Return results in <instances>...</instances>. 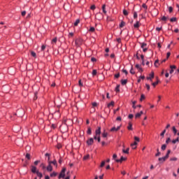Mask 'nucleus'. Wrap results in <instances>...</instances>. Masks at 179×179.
Here are the masks:
<instances>
[{
  "instance_id": "obj_28",
  "label": "nucleus",
  "mask_w": 179,
  "mask_h": 179,
  "mask_svg": "<svg viewBox=\"0 0 179 179\" xmlns=\"http://www.w3.org/2000/svg\"><path fill=\"white\" fill-rule=\"evenodd\" d=\"M80 23V20L79 19L76 20V22H74V26H78Z\"/></svg>"
},
{
  "instance_id": "obj_3",
  "label": "nucleus",
  "mask_w": 179,
  "mask_h": 179,
  "mask_svg": "<svg viewBox=\"0 0 179 179\" xmlns=\"http://www.w3.org/2000/svg\"><path fill=\"white\" fill-rule=\"evenodd\" d=\"M103 17V13H98L95 15V19H97V20H101Z\"/></svg>"
},
{
  "instance_id": "obj_31",
  "label": "nucleus",
  "mask_w": 179,
  "mask_h": 179,
  "mask_svg": "<svg viewBox=\"0 0 179 179\" xmlns=\"http://www.w3.org/2000/svg\"><path fill=\"white\" fill-rule=\"evenodd\" d=\"M152 86L154 87H156V86H157V85H159V80H157V81H156V82H155V83H152Z\"/></svg>"
},
{
  "instance_id": "obj_62",
  "label": "nucleus",
  "mask_w": 179,
  "mask_h": 179,
  "mask_svg": "<svg viewBox=\"0 0 179 179\" xmlns=\"http://www.w3.org/2000/svg\"><path fill=\"white\" fill-rule=\"evenodd\" d=\"M69 37H73V32H70L69 34Z\"/></svg>"
},
{
  "instance_id": "obj_8",
  "label": "nucleus",
  "mask_w": 179,
  "mask_h": 179,
  "mask_svg": "<svg viewBox=\"0 0 179 179\" xmlns=\"http://www.w3.org/2000/svg\"><path fill=\"white\" fill-rule=\"evenodd\" d=\"M31 171L34 174H36L37 173V168L36 166H31Z\"/></svg>"
},
{
  "instance_id": "obj_61",
  "label": "nucleus",
  "mask_w": 179,
  "mask_h": 179,
  "mask_svg": "<svg viewBox=\"0 0 179 179\" xmlns=\"http://www.w3.org/2000/svg\"><path fill=\"white\" fill-rule=\"evenodd\" d=\"M45 50V45H43L41 46V51H44Z\"/></svg>"
},
{
  "instance_id": "obj_21",
  "label": "nucleus",
  "mask_w": 179,
  "mask_h": 179,
  "mask_svg": "<svg viewBox=\"0 0 179 179\" xmlns=\"http://www.w3.org/2000/svg\"><path fill=\"white\" fill-rule=\"evenodd\" d=\"M87 134L88 135H92V128L88 127L87 131Z\"/></svg>"
},
{
  "instance_id": "obj_30",
  "label": "nucleus",
  "mask_w": 179,
  "mask_h": 179,
  "mask_svg": "<svg viewBox=\"0 0 179 179\" xmlns=\"http://www.w3.org/2000/svg\"><path fill=\"white\" fill-rule=\"evenodd\" d=\"M177 142H179V137H178L176 139L172 141V143L176 144Z\"/></svg>"
},
{
  "instance_id": "obj_53",
  "label": "nucleus",
  "mask_w": 179,
  "mask_h": 179,
  "mask_svg": "<svg viewBox=\"0 0 179 179\" xmlns=\"http://www.w3.org/2000/svg\"><path fill=\"white\" fill-rule=\"evenodd\" d=\"M105 164H106V162H104V161L102 162L101 163L100 167H104Z\"/></svg>"
},
{
  "instance_id": "obj_51",
  "label": "nucleus",
  "mask_w": 179,
  "mask_h": 179,
  "mask_svg": "<svg viewBox=\"0 0 179 179\" xmlns=\"http://www.w3.org/2000/svg\"><path fill=\"white\" fill-rule=\"evenodd\" d=\"M136 17H138V13L136 12L134 13V18L136 19Z\"/></svg>"
},
{
  "instance_id": "obj_15",
  "label": "nucleus",
  "mask_w": 179,
  "mask_h": 179,
  "mask_svg": "<svg viewBox=\"0 0 179 179\" xmlns=\"http://www.w3.org/2000/svg\"><path fill=\"white\" fill-rule=\"evenodd\" d=\"M36 174L37 176L39 177L40 178H43V173H40L38 171H37V172L36 173Z\"/></svg>"
},
{
  "instance_id": "obj_42",
  "label": "nucleus",
  "mask_w": 179,
  "mask_h": 179,
  "mask_svg": "<svg viewBox=\"0 0 179 179\" xmlns=\"http://www.w3.org/2000/svg\"><path fill=\"white\" fill-rule=\"evenodd\" d=\"M167 19H169V17L163 16L162 17V20H163L164 22H166V20H167Z\"/></svg>"
},
{
  "instance_id": "obj_18",
  "label": "nucleus",
  "mask_w": 179,
  "mask_h": 179,
  "mask_svg": "<svg viewBox=\"0 0 179 179\" xmlns=\"http://www.w3.org/2000/svg\"><path fill=\"white\" fill-rule=\"evenodd\" d=\"M139 21H137L136 23L134 24V27H135V29L139 28Z\"/></svg>"
},
{
  "instance_id": "obj_45",
  "label": "nucleus",
  "mask_w": 179,
  "mask_h": 179,
  "mask_svg": "<svg viewBox=\"0 0 179 179\" xmlns=\"http://www.w3.org/2000/svg\"><path fill=\"white\" fill-rule=\"evenodd\" d=\"M170 55H171V53L170 52H168L166 54V59H169V58H170Z\"/></svg>"
},
{
  "instance_id": "obj_54",
  "label": "nucleus",
  "mask_w": 179,
  "mask_h": 179,
  "mask_svg": "<svg viewBox=\"0 0 179 179\" xmlns=\"http://www.w3.org/2000/svg\"><path fill=\"white\" fill-rule=\"evenodd\" d=\"M90 9L92 10H94V9H96V6H94V5L91 6Z\"/></svg>"
},
{
  "instance_id": "obj_48",
  "label": "nucleus",
  "mask_w": 179,
  "mask_h": 179,
  "mask_svg": "<svg viewBox=\"0 0 179 179\" xmlns=\"http://www.w3.org/2000/svg\"><path fill=\"white\" fill-rule=\"evenodd\" d=\"M41 167L43 170H45V165L44 164H41Z\"/></svg>"
},
{
  "instance_id": "obj_36",
  "label": "nucleus",
  "mask_w": 179,
  "mask_h": 179,
  "mask_svg": "<svg viewBox=\"0 0 179 179\" xmlns=\"http://www.w3.org/2000/svg\"><path fill=\"white\" fill-rule=\"evenodd\" d=\"M141 48H145L146 45H148V44H146L145 43H141Z\"/></svg>"
},
{
  "instance_id": "obj_56",
  "label": "nucleus",
  "mask_w": 179,
  "mask_h": 179,
  "mask_svg": "<svg viewBox=\"0 0 179 179\" xmlns=\"http://www.w3.org/2000/svg\"><path fill=\"white\" fill-rule=\"evenodd\" d=\"M170 68H171V69H173L174 70V69H176L177 66L173 65V66H170Z\"/></svg>"
},
{
  "instance_id": "obj_11",
  "label": "nucleus",
  "mask_w": 179,
  "mask_h": 179,
  "mask_svg": "<svg viewBox=\"0 0 179 179\" xmlns=\"http://www.w3.org/2000/svg\"><path fill=\"white\" fill-rule=\"evenodd\" d=\"M46 170L48 171H52V166H51V164H49L48 166L46 168Z\"/></svg>"
},
{
  "instance_id": "obj_5",
  "label": "nucleus",
  "mask_w": 179,
  "mask_h": 179,
  "mask_svg": "<svg viewBox=\"0 0 179 179\" xmlns=\"http://www.w3.org/2000/svg\"><path fill=\"white\" fill-rule=\"evenodd\" d=\"M94 140L93 139V138H90L88 141H87V145H88V146H91V145L92 143H94Z\"/></svg>"
},
{
  "instance_id": "obj_39",
  "label": "nucleus",
  "mask_w": 179,
  "mask_h": 179,
  "mask_svg": "<svg viewBox=\"0 0 179 179\" xmlns=\"http://www.w3.org/2000/svg\"><path fill=\"white\" fill-rule=\"evenodd\" d=\"M170 22H177V17H172L170 19Z\"/></svg>"
},
{
  "instance_id": "obj_24",
  "label": "nucleus",
  "mask_w": 179,
  "mask_h": 179,
  "mask_svg": "<svg viewBox=\"0 0 179 179\" xmlns=\"http://www.w3.org/2000/svg\"><path fill=\"white\" fill-rule=\"evenodd\" d=\"M96 29H94V27H91L90 28V29H89V31H90L91 33H94V31H95Z\"/></svg>"
},
{
  "instance_id": "obj_20",
  "label": "nucleus",
  "mask_w": 179,
  "mask_h": 179,
  "mask_svg": "<svg viewBox=\"0 0 179 179\" xmlns=\"http://www.w3.org/2000/svg\"><path fill=\"white\" fill-rule=\"evenodd\" d=\"M49 164H54V166H57V160L49 162Z\"/></svg>"
},
{
  "instance_id": "obj_55",
  "label": "nucleus",
  "mask_w": 179,
  "mask_h": 179,
  "mask_svg": "<svg viewBox=\"0 0 179 179\" xmlns=\"http://www.w3.org/2000/svg\"><path fill=\"white\" fill-rule=\"evenodd\" d=\"M45 156L46 157H48V160H50V156H51L50 154L46 153V154L45 155Z\"/></svg>"
},
{
  "instance_id": "obj_40",
  "label": "nucleus",
  "mask_w": 179,
  "mask_h": 179,
  "mask_svg": "<svg viewBox=\"0 0 179 179\" xmlns=\"http://www.w3.org/2000/svg\"><path fill=\"white\" fill-rule=\"evenodd\" d=\"M177 160H178L177 157H172L170 159L171 162H177Z\"/></svg>"
},
{
  "instance_id": "obj_17",
  "label": "nucleus",
  "mask_w": 179,
  "mask_h": 179,
  "mask_svg": "<svg viewBox=\"0 0 179 179\" xmlns=\"http://www.w3.org/2000/svg\"><path fill=\"white\" fill-rule=\"evenodd\" d=\"M127 129H129V131H132V123L129 122V126L127 127Z\"/></svg>"
},
{
  "instance_id": "obj_7",
  "label": "nucleus",
  "mask_w": 179,
  "mask_h": 179,
  "mask_svg": "<svg viewBox=\"0 0 179 179\" xmlns=\"http://www.w3.org/2000/svg\"><path fill=\"white\" fill-rule=\"evenodd\" d=\"M127 160V158L124 157H121V158L120 159H115V162H117V163H122V162Z\"/></svg>"
},
{
  "instance_id": "obj_14",
  "label": "nucleus",
  "mask_w": 179,
  "mask_h": 179,
  "mask_svg": "<svg viewBox=\"0 0 179 179\" xmlns=\"http://www.w3.org/2000/svg\"><path fill=\"white\" fill-rule=\"evenodd\" d=\"M127 83H128V80H121V84H122L123 86H125V85H127Z\"/></svg>"
},
{
  "instance_id": "obj_49",
  "label": "nucleus",
  "mask_w": 179,
  "mask_h": 179,
  "mask_svg": "<svg viewBox=\"0 0 179 179\" xmlns=\"http://www.w3.org/2000/svg\"><path fill=\"white\" fill-rule=\"evenodd\" d=\"M31 55L32 57H34V58H36V52H31Z\"/></svg>"
},
{
  "instance_id": "obj_52",
  "label": "nucleus",
  "mask_w": 179,
  "mask_h": 179,
  "mask_svg": "<svg viewBox=\"0 0 179 179\" xmlns=\"http://www.w3.org/2000/svg\"><path fill=\"white\" fill-rule=\"evenodd\" d=\"M145 87L147 88V90H150V85L148 84H145Z\"/></svg>"
},
{
  "instance_id": "obj_59",
  "label": "nucleus",
  "mask_w": 179,
  "mask_h": 179,
  "mask_svg": "<svg viewBox=\"0 0 179 179\" xmlns=\"http://www.w3.org/2000/svg\"><path fill=\"white\" fill-rule=\"evenodd\" d=\"M134 141H136V142H139V138L135 136V137H134Z\"/></svg>"
},
{
  "instance_id": "obj_35",
  "label": "nucleus",
  "mask_w": 179,
  "mask_h": 179,
  "mask_svg": "<svg viewBox=\"0 0 179 179\" xmlns=\"http://www.w3.org/2000/svg\"><path fill=\"white\" fill-rule=\"evenodd\" d=\"M92 76H96L97 75V70L92 71Z\"/></svg>"
},
{
  "instance_id": "obj_60",
  "label": "nucleus",
  "mask_w": 179,
  "mask_h": 179,
  "mask_svg": "<svg viewBox=\"0 0 179 179\" xmlns=\"http://www.w3.org/2000/svg\"><path fill=\"white\" fill-rule=\"evenodd\" d=\"M115 78H116V79H118V78H120V73L115 74Z\"/></svg>"
},
{
  "instance_id": "obj_46",
  "label": "nucleus",
  "mask_w": 179,
  "mask_h": 179,
  "mask_svg": "<svg viewBox=\"0 0 179 179\" xmlns=\"http://www.w3.org/2000/svg\"><path fill=\"white\" fill-rule=\"evenodd\" d=\"M143 100H145V95L144 94H141L140 101H142Z\"/></svg>"
},
{
  "instance_id": "obj_50",
  "label": "nucleus",
  "mask_w": 179,
  "mask_h": 179,
  "mask_svg": "<svg viewBox=\"0 0 179 179\" xmlns=\"http://www.w3.org/2000/svg\"><path fill=\"white\" fill-rule=\"evenodd\" d=\"M130 73H131V75H135V71H134V69L132 67L130 70Z\"/></svg>"
},
{
  "instance_id": "obj_37",
  "label": "nucleus",
  "mask_w": 179,
  "mask_h": 179,
  "mask_svg": "<svg viewBox=\"0 0 179 179\" xmlns=\"http://www.w3.org/2000/svg\"><path fill=\"white\" fill-rule=\"evenodd\" d=\"M164 134H166V129H164V130L160 134V136H162V138H164Z\"/></svg>"
},
{
  "instance_id": "obj_23",
  "label": "nucleus",
  "mask_w": 179,
  "mask_h": 179,
  "mask_svg": "<svg viewBox=\"0 0 179 179\" xmlns=\"http://www.w3.org/2000/svg\"><path fill=\"white\" fill-rule=\"evenodd\" d=\"M57 41H58V39L57 38H55L52 40V44H57Z\"/></svg>"
},
{
  "instance_id": "obj_26",
  "label": "nucleus",
  "mask_w": 179,
  "mask_h": 179,
  "mask_svg": "<svg viewBox=\"0 0 179 179\" xmlns=\"http://www.w3.org/2000/svg\"><path fill=\"white\" fill-rule=\"evenodd\" d=\"M172 131H173L174 135H176L177 134V129H176V127L173 126L172 127Z\"/></svg>"
},
{
  "instance_id": "obj_4",
  "label": "nucleus",
  "mask_w": 179,
  "mask_h": 179,
  "mask_svg": "<svg viewBox=\"0 0 179 179\" xmlns=\"http://www.w3.org/2000/svg\"><path fill=\"white\" fill-rule=\"evenodd\" d=\"M120 129H121V126H118L117 127H114L110 129V132H117V131H120Z\"/></svg>"
},
{
  "instance_id": "obj_32",
  "label": "nucleus",
  "mask_w": 179,
  "mask_h": 179,
  "mask_svg": "<svg viewBox=\"0 0 179 179\" xmlns=\"http://www.w3.org/2000/svg\"><path fill=\"white\" fill-rule=\"evenodd\" d=\"M115 92L118 93L120 92V85H117L115 87Z\"/></svg>"
},
{
  "instance_id": "obj_64",
  "label": "nucleus",
  "mask_w": 179,
  "mask_h": 179,
  "mask_svg": "<svg viewBox=\"0 0 179 179\" xmlns=\"http://www.w3.org/2000/svg\"><path fill=\"white\" fill-rule=\"evenodd\" d=\"M92 106L97 107V103H96V102L92 103Z\"/></svg>"
},
{
  "instance_id": "obj_1",
  "label": "nucleus",
  "mask_w": 179,
  "mask_h": 179,
  "mask_svg": "<svg viewBox=\"0 0 179 179\" xmlns=\"http://www.w3.org/2000/svg\"><path fill=\"white\" fill-rule=\"evenodd\" d=\"M31 159V156L30 155V154L27 153L25 155V163L24 164V166H27V164H29V160H30Z\"/></svg>"
},
{
  "instance_id": "obj_13",
  "label": "nucleus",
  "mask_w": 179,
  "mask_h": 179,
  "mask_svg": "<svg viewBox=\"0 0 179 179\" xmlns=\"http://www.w3.org/2000/svg\"><path fill=\"white\" fill-rule=\"evenodd\" d=\"M102 10H103L104 15H106V14H107V10H106V4H103V5L102 6Z\"/></svg>"
},
{
  "instance_id": "obj_47",
  "label": "nucleus",
  "mask_w": 179,
  "mask_h": 179,
  "mask_svg": "<svg viewBox=\"0 0 179 179\" xmlns=\"http://www.w3.org/2000/svg\"><path fill=\"white\" fill-rule=\"evenodd\" d=\"M136 145H138V143H136V141H134V143L131 144V148H134V146H136Z\"/></svg>"
},
{
  "instance_id": "obj_2",
  "label": "nucleus",
  "mask_w": 179,
  "mask_h": 179,
  "mask_svg": "<svg viewBox=\"0 0 179 179\" xmlns=\"http://www.w3.org/2000/svg\"><path fill=\"white\" fill-rule=\"evenodd\" d=\"M65 171H66V168H63L59 175V178H65Z\"/></svg>"
},
{
  "instance_id": "obj_9",
  "label": "nucleus",
  "mask_w": 179,
  "mask_h": 179,
  "mask_svg": "<svg viewBox=\"0 0 179 179\" xmlns=\"http://www.w3.org/2000/svg\"><path fill=\"white\" fill-rule=\"evenodd\" d=\"M165 160H167V158L166 157L159 158V162H160V163H164Z\"/></svg>"
},
{
  "instance_id": "obj_22",
  "label": "nucleus",
  "mask_w": 179,
  "mask_h": 179,
  "mask_svg": "<svg viewBox=\"0 0 179 179\" xmlns=\"http://www.w3.org/2000/svg\"><path fill=\"white\" fill-rule=\"evenodd\" d=\"M170 153H171V150H169L167 151V153H166V156H165V157H166V159H169V155H170Z\"/></svg>"
},
{
  "instance_id": "obj_6",
  "label": "nucleus",
  "mask_w": 179,
  "mask_h": 179,
  "mask_svg": "<svg viewBox=\"0 0 179 179\" xmlns=\"http://www.w3.org/2000/svg\"><path fill=\"white\" fill-rule=\"evenodd\" d=\"M95 134L96 136H100V134H101V127H98V129L95 131Z\"/></svg>"
},
{
  "instance_id": "obj_12",
  "label": "nucleus",
  "mask_w": 179,
  "mask_h": 179,
  "mask_svg": "<svg viewBox=\"0 0 179 179\" xmlns=\"http://www.w3.org/2000/svg\"><path fill=\"white\" fill-rule=\"evenodd\" d=\"M154 65L156 68H159V65H160V63H159V59L155 60Z\"/></svg>"
},
{
  "instance_id": "obj_16",
  "label": "nucleus",
  "mask_w": 179,
  "mask_h": 179,
  "mask_svg": "<svg viewBox=\"0 0 179 179\" xmlns=\"http://www.w3.org/2000/svg\"><path fill=\"white\" fill-rule=\"evenodd\" d=\"M136 68L138 69L139 72H143V70H142V68H141V66L139 64L136 65Z\"/></svg>"
},
{
  "instance_id": "obj_19",
  "label": "nucleus",
  "mask_w": 179,
  "mask_h": 179,
  "mask_svg": "<svg viewBox=\"0 0 179 179\" xmlns=\"http://www.w3.org/2000/svg\"><path fill=\"white\" fill-rule=\"evenodd\" d=\"M123 153H126V155H128L129 153V148H127V150H122Z\"/></svg>"
},
{
  "instance_id": "obj_34",
  "label": "nucleus",
  "mask_w": 179,
  "mask_h": 179,
  "mask_svg": "<svg viewBox=\"0 0 179 179\" xmlns=\"http://www.w3.org/2000/svg\"><path fill=\"white\" fill-rule=\"evenodd\" d=\"M111 106L113 107V106H114V101H111L110 103H109L108 104V108H110V107H111Z\"/></svg>"
},
{
  "instance_id": "obj_57",
  "label": "nucleus",
  "mask_w": 179,
  "mask_h": 179,
  "mask_svg": "<svg viewBox=\"0 0 179 179\" xmlns=\"http://www.w3.org/2000/svg\"><path fill=\"white\" fill-rule=\"evenodd\" d=\"M135 104H136V101H133V108H136V106H135Z\"/></svg>"
},
{
  "instance_id": "obj_58",
  "label": "nucleus",
  "mask_w": 179,
  "mask_h": 179,
  "mask_svg": "<svg viewBox=\"0 0 179 179\" xmlns=\"http://www.w3.org/2000/svg\"><path fill=\"white\" fill-rule=\"evenodd\" d=\"M169 13H171V12H173V7L170 6L169 8Z\"/></svg>"
},
{
  "instance_id": "obj_63",
  "label": "nucleus",
  "mask_w": 179,
  "mask_h": 179,
  "mask_svg": "<svg viewBox=\"0 0 179 179\" xmlns=\"http://www.w3.org/2000/svg\"><path fill=\"white\" fill-rule=\"evenodd\" d=\"M142 6L144 8V9H148V6H146L145 3H143Z\"/></svg>"
},
{
  "instance_id": "obj_29",
  "label": "nucleus",
  "mask_w": 179,
  "mask_h": 179,
  "mask_svg": "<svg viewBox=\"0 0 179 179\" xmlns=\"http://www.w3.org/2000/svg\"><path fill=\"white\" fill-rule=\"evenodd\" d=\"M147 78H151V79H153V78H155V73L152 72L150 75L149 77Z\"/></svg>"
},
{
  "instance_id": "obj_43",
  "label": "nucleus",
  "mask_w": 179,
  "mask_h": 179,
  "mask_svg": "<svg viewBox=\"0 0 179 179\" xmlns=\"http://www.w3.org/2000/svg\"><path fill=\"white\" fill-rule=\"evenodd\" d=\"M123 15H124V16H128V11H127V10H123Z\"/></svg>"
},
{
  "instance_id": "obj_41",
  "label": "nucleus",
  "mask_w": 179,
  "mask_h": 179,
  "mask_svg": "<svg viewBox=\"0 0 179 179\" xmlns=\"http://www.w3.org/2000/svg\"><path fill=\"white\" fill-rule=\"evenodd\" d=\"M89 157H90V155H87L84 156L83 159L84 160H87V159H89Z\"/></svg>"
},
{
  "instance_id": "obj_25",
  "label": "nucleus",
  "mask_w": 179,
  "mask_h": 179,
  "mask_svg": "<svg viewBox=\"0 0 179 179\" xmlns=\"http://www.w3.org/2000/svg\"><path fill=\"white\" fill-rule=\"evenodd\" d=\"M57 176H58V173H57V172H53L50 173V177H57Z\"/></svg>"
},
{
  "instance_id": "obj_27",
  "label": "nucleus",
  "mask_w": 179,
  "mask_h": 179,
  "mask_svg": "<svg viewBox=\"0 0 179 179\" xmlns=\"http://www.w3.org/2000/svg\"><path fill=\"white\" fill-rule=\"evenodd\" d=\"M108 135V134H107V132H106V130H104L103 133L102 134L103 138H107Z\"/></svg>"
},
{
  "instance_id": "obj_10",
  "label": "nucleus",
  "mask_w": 179,
  "mask_h": 179,
  "mask_svg": "<svg viewBox=\"0 0 179 179\" xmlns=\"http://www.w3.org/2000/svg\"><path fill=\"white\" fill-rule=\"evenodd\" d=\"M142 114H143V111H141L140 113H138L136 114L135 115V118H140L141 115H142Z\"/></svg>"
},
{
  "instance_id": "obj_33",
  "label": "nucleus",
  "mask_w": 179,
  "mask_h": 179,
  "mask_svg": "<svg viewBox=\"0 0 179 179\" xmlns=\"http://www.w3.org/2000/svg\"><path fill=\"white\" fill-rule=\"evenodd\" d=\"M125 26V22L122 21L121 23L120 24V27L122 28Z\"/></svg>"
},
{
  "instance_id": "obj_44",
  "label": "nucleus",
  "mask_w": 179,
  "mask_h": 179,
  "mask_svg": "<svg viewBox=\"0 0 179 179\" xmlns=\"http://www.w3.org/2000/svg\"><path fill=\"white\" fill-rule=\"evenodd\" d=\"M171 142V138H170V137H169L166 141V143L169 144V143Z\"/></svg>"
},
{
  "instance_id": "obj_38",
  "label": "nucleus",
  "mask_w": 179,
  "mask_h": 179,
  "mask_svg": "<svg viewBox=\"0 0 179 179\" xmlns=\"http://www.w3.org/2000/svg\"><path fill=\"white\" fill-rule=\"evenodd\" d=\"M166 148H167V145L164 144V145H162L161 149H162V150H164L166 149Z\"/></svg>"
}]
</instances>
